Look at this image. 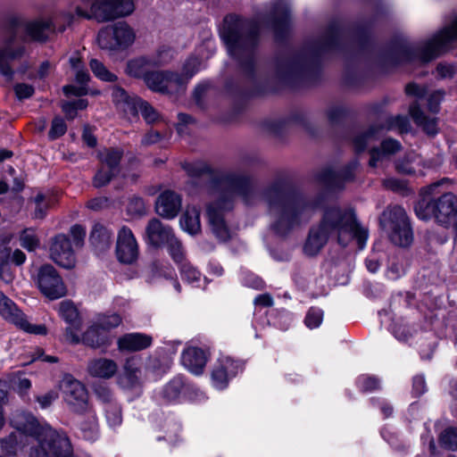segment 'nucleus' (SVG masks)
I'll list each match as a JSON object with an SVG mask.
<instances>
[{"label":"nucleus","mask_w":457,"mask_h":457,"mask_svg":"<svg viewBox=\"0 0 457 457\" xmlns=\"http://www.w3.org/2000/svg\"><path fill=\"white\" fill-rule=\"evenodd\" d=\"M182 168L190 178L187 184L188 194L199 193L217 198L207 205L206 213L214 236L220 241H228L231 234L224 212L232 209L236 195L246 197L250 192V179L237 171L212 170L203 162H185Z\"/></svg>","instance_id":"nucleus-1"},{"label":"nucleus","mask_w":457,"mask_h":457,"mask_svg":"<svg viewBox=\"0 0 457 457\" xmlns=\"http://www.w3.org/2000/svg\"><path fill=\"white\" fill-rule=\"evenodd\" d=\"M261 197L272 220L270 228L279 237H286L309 222L322 203L320 195L295 193L281 180L266 187Z\"/></svg>","instance_id":"nucleus-2"},{"label":"nucleus","mask_w":457,"mask_h":457,"mask_svg":"<svg viewBox=\"0 0 457 457\" xmlns=\"http://www.w3.org/2000/svg\"><path fill=\"white\" fill-rule=\"evenodd\" d=\"M73 21L71 13H62L52 20H39L24 22L18 19L12 20L5 30L4 45L0 47V73L7 81L13 79L14 71L9 65L11 61L21 59L25 54L24 43L27 40L45 42L54 29L64 31L66 26Z\"/></svg>","instance_id":"nucleus-3"},{"label":"nucleus","mask_w":457,"mask_h":457,"mask_svg":"<svg viewBox=\"0 0 457 457\" xmlns=\"http://www.w3.org/2000/svg\"><path fill=\"white\" fill-rule=\"evenodd\" d=\"M368 235V229L358 223L352 209L334 206L326 209L320 224L310 228L303 251L307 256L317 255L330 237H336L342 246L355 239L361 250L365 247Z\"/></svg>","instance_id":"nucleus-4"},{"label":"nucleus","mask_w":457,"mask_h":457,"mask_svg":"<svg viewBox=\"0 0 457 457\" xmlns=\"http://www.w3.org/2000/svg\"><path fill=\"white\" fill-rule=\"evenodd\" d=\"M345 31L337 22L331 23L323 35L300 53L280 60L277 64V76L289 81L309 72L323 54L338 50Z\"/></svg>","instance_id":"nucleus-5"},{"label":"nucleus","mask_w":457,"mask_h":457,"mask_svg":"<svg viewBox=\"0 0 457 457\" xmlns=\"http://www.w3.org/2000/svg\"><path fill=\"white\" fill-rule=\"evenodd\" d=\"M259 25L256 21L230 14L224 19L221 37L228 52L251 79L254 78V49L258 43Z\"/></svg>","instance_id":"nucleus-6"},{"label":"nucleus","mask_w":457,"mask_h":457,"mask_svg":"<svg viewBox=\"0 0 457 457\" xmlns=\"http://www.w3.org/2000/svg\"><path fill=\"white\" fill-rule=\"evenodd\" d=\"M451 184L448 178H444L420 189L421 199L414 207L419 219H434L443 227H449L457 219V195L441 190L443 186Z\"/></svg>","instance_id":"nucleus-7"},{"label":"nucleus","mask_w":457,"mask_h":457,"mask_svg":"<svg viewBox=\"0 0 457 457\" xmlns=\"http://www.w3.org/2000/svg\"><path fill=\"white\" fill-rule=\"evenodd\" d=\"M457 40V18L420 46L399 44L394 50L397 62L426 63L446 52Z\"/></svg>","instance_id":"nucleus-8"},{"label":"nucleus","mask_w":457,"mask_h":457,"mask_svg":"<svg viewBox=\"0 0 457 457\" xmlns=\"http://www.w3.org/2000/svg\"><path fill=\"white\" fill-rule=\"evenodd\" d=\"M75 9L79 18L105 22L131 14L135 9L132 0H81Z\"/></svg>","instance_id":"nucleus-9"},{"label":"nucleus","mask_w":457,"mask_h":457,"mask_svg":"<svg viewBox=\"0 0 457 457\" xmlns=\"http://www.w3.org/2000/svg\"><path fill=\"white\" fill-rule=\"evenodd\" d=\"M381 226L387 230L392 243L408 246L413 240V233L405 210L401 206L387 208L380 217Z\"/></svg>","instance_id":"nucleus-10"},{"label":"nucleus","mask_w":457,"mask_h":457,"mask_svg":"<svg viewBox=\"0 0 457 457\" xmlns=\"http://www.w3.org/2000/svg\"><path fill=\"white\" fill-rule=\"evenodd\" d=\"M37 445L30 448L29 457H73L68 436L50 426L37 437Z\"/></svg>","instance_id":"nucleus-11"},{"label":"nucleus","mask_w":457,"mask_h":457,"mask_svg":"<svg viewBox=\"0 0 457 457\" xmlns=\"http://www.w3.org/2000/svg\"><path fill=\"white\" fill-rule=\"evenodd\" d=\"M135 40L136 32L126 21H118L103 27L96 37L98 46L109 52L124 51L131 46Z\"/></svg>","instance_id":"nucleus-12"},{"label":"nucleus","mask_w":457,"mask_h":457,"mask_svg":"<svg viewBox=\"0 0 457 457\" xmlns=\"http://www.w3.org/2000/svg\"><path fill=\"white\" fill-rule=\"evenodd\" d=\"M383 129H398L400 133H406L410 129V121L403 115L389 116L384 126L374 124L366 129L355 130L352 137V144L355 152H363L370 143L378 138Z\"/></svg>","instance_id":"nucleus-13"},{"label":"nucleus","mask_w":457,"mask_h":457,"mask_svg":"<svg viewBox=\"0 0 457 457\" xmlns=\"http://www.w3.org/2000/svg\"><path fill=\"white\" fill-rule=\"evenodd\" d=\"M60 390L62 400L71 411L85 414L90 411L88 392L82 382L66 374L60 382Z\"/></svg>","instance_id":"nucleus-14"},{"label":"nucleus","mask_w":457,"mask_h":457,"mask_svg":"<svg viewBox=\"0 0 457 457\" xmlns=\"http://www.w3.org/2000/svg\"><path fill=\"white\" fill-rule=\"evenodd\" d=\"M170 57L169 48L160 47L155 54L138 56L129 60L126 63L125 73L129 77L144 80L151 68L163 65L168 62Z\"/></svg>","instance_id":"nucleus-15"},{"label":"nucleus","mask_w":457,"mask_h":457,"mask_svg":"<svg viewBox=\"0 0 457 457\" xmlns=\"http://www.w3.org/2000/svg\"><path fill=\"white\" fill-rule=\"evenodd\" d=\"M144 82L152 91L162 94L178 93L185 87L180 74L168 71H150Z\"/></svg>","instance_id":"nucleus-16"},{"label":"nucleus","mask_w":457,"mask_h":457,"mask_svg":"<svg viewBox=\"0 0 457 457\" xmlns=\"http://www.w3.org/2000/svg\"><path fill=\"white\" fill-rule=\"evenodd\" d=\"M37 284L41 293L51 300L61 298L66 295L62 278L50 264H45L38 269Z\"/></svg>","instance_id":"nucleus-17"},{"label":"nucleus","mask_w":457,"mask_h":457,"mask_svg":"<svg viewBox=\"0 0 457 457\" xmlns=\"http://www.w3.org/2000/svg\"><path fill=\"white\" fill-rule=\"evenodd\" d=\"M60 316L68 324L64 332L65 340L72 345L80 344L79 332L82 328V320L77 307L71 301H62L59 303Z\"/></svg>","instance_id":"nucleus-18"},{"label":"nucleus","mask_w":457,"mask_h":457,"mask_svg":"<svg viewBox=\"0 0 457 457\" xmlns=\"http://www.w3.org/2000/svg\"><path fill=\"white\" fill-rule=\"evenodd\" d=\"M10 425L27 440L29 436L37 439L48 426L40 424L32 413L23 410H16L12 413Z\"/></svg>","instance_id":"nucleus-19"},{"label":"nucleus","mask_w":457,"mask_h":457,"mask_svg":"<svg viewBox=\"0 0 457 457\" xmlns=\"http://www.w3.org/2000/svg\"><path fill=\"white\" fill-rule=\"evenodd\" d=\"M49 253L51 260L62 268L71 269L75 266L74 251L69 237L64 234H58L52 238Z\"/></svg>","instance_id":"nucleus-20"},{"label":"nucleus","mask_w":457,"mask_h":457,"mask_svg":"<svg viewBox=\"0 0 457 457\" xmlns=\"http://www.w3.org/2000/svg\"><path fill=\"white\" fill-rule=\"evenodd\" d=\"M115 253L121 263L131 264L138 257V245L131 231L126 226L120 228L117 235Z\"/></svg>","instance_id":"nucleus-21"},{"label":"nucleus","mask_w":457,"mask_h":457,"mask_svg":"<svg viewBox=\"0 0 457 457\" xmlns=\"http://www.w3.org/2000/svg\"><path fill=\"white\" fill-rule=\"evenodd\" d=\"M357 166L358 162L353 161L339 171L325 169L318 173L317 180L330 189H341L345 182L353 180Z\"/></svg>","instance_id":"nucleus-22"},{"label":"nucleus","mask_w":457,"mask_h":457,"mask_svg":"<svg viewBox=\"0 0 457 457\" xmlns=\"http://www.w3.org/2000/svg\"><path fill=\"white\" fill-rule=\"evenodd\" d=\"M241 370L238 362L230 357H222L219 360L212 372V381L218 389H223L227 386L228 378L235 377Z\"/></svg>","instance_id":"nucleus-23"},{"label":"nucleus","mask_w":457,"mask_h":457,"mask_svg":"<svg viewBox=\"0 0 457 457\" xmlns=\"http://www.w3.org/2000/svg\"><path fill=\"white\" fill-rule=\"evenodd\" d=\"M181 202L179 194L171 190H166L157 197L155 211L164 219H174L181 209Z\"/></svg>","instance_id":"nucleus-24"},{"label":"nucleus","mask_w":457,"mask_h":457,"mask_svg":"<svg viewBox=\"0 0 457 457\" xmlns=\"http://www.w3.org/2000/svg\"><path fill=\"white\" fill-rule=\"evenodd\" d=\"M148 243L154 247L165 245L174 237L172 228L156 218L151 219L145 228Z\"/></svg>","instance_id":"nucleus-25"},{"label":"nucleus","mask_w":457,"mask_h":457,"mask_svg":"<svg viewBox=\"0 0 457 457\" xmlns=\"http://www.w3.org/2000/svg\"><path fill=\"white\" fill-rule=\"evenodd\" d=\"M141 370L135 358L127 359L122 372L118 377L119 386L125 390H132L141 386Z\"/></svg>","instance_id":"nucleus-26"},{"label":"nucleus","mask_w":457,"mask_h":457,"mask_svg":"<svg viewBox=\"0 0 457 457\" xmlns=\"http://www.w3.org/2000/svg\"><path fill=\"white\" fill-rule=\"evenodd\" d=\"M153 337L144 333H127L117 341L118 349L120 352H139L151 346Z\"/></svg>","instance_id":"nucleus-27"},{"label":"nucleus","mask_w":457,"mask_h":457,"mask_svg":"<svg viewBox=\"0 0 457 457\" xmlns=\"http://www.w3.org/2000/svg\"><path fill=\"white\" fill-rule=\"evenodd\" d=\"M207 362L204 351L199 347L189 346L181 353L182 365L195 375H201Z\"/></svg>","instance_id":"nucleus-28"},{"label":"nucleus","mask_w":457,"mask_h":457,"mask_svg":"<svg viewBox=\"0 0 457 457\" xmlns=\"http://www.w3.org/2000/svg\"><path fill=\"white\" fill-rule=\"evenodd\" d=\"M112 102L115 106L127 115L137 116L138 114L137 105L141 98L129 95L120 87H114L112 92Z\"/></svg>","instance_id":"nucleus-29"},{"label":"nucleus","mask_w":457,"mask_h":457,"mask_svg":"<svg viewBox=\"0 0 457 457\" xmlns=\"http://www.w3.org/2000/svg\"><path fill=\"white\" fill-rule=\"evenodd\" d=\"M290 23L289 4L287 0H278L272 12V29L277 37H281Z\"/></svg>","instance_id":"nucleus-30"},{"label":"nucleus","mask_w":457,"mask_h":457,"mask_svg":"<svg viewBox=\"0 0 457 457\" xmlns=\"http://www.w3.org/2000/svg\"><path fill=\"white\" fill-rule=\"evenodd\" d=\"M402 149V145L399 141L393 138H386L382 141L380 147L372 148L370 152V159L369 164L370 167H378V162L389 158L391 155L395 154Z\"/></svg>","instance_id":"nucleus-31"},{"label":"nucleus","mask_w":457,"mask_h":457,"mask_svg":"<svg viewBox=\"0 0 457 457\" xmlns=\"http://www.w3.org/2000/svg\"><path fill=\"white\" fill-rule=\"evenodd\" d=\"M87 369L92 377L109 379L116 374L118 365L113 360L97 358L89 361Z\"/></svg>","instance_id":"nucleus-32"},{"label":"nucleus","mask_w":457,"mask_h":457,"mask_svg":"<svg viewBox=\"0 0 457 457\" xmlns=\"http://www.w3.org/2000/svg\"><path fill=\"white\" fill-rule=\"evenodd\" d=\"M184 385L182 377H174L156 393L157 400L162 403H177L181 395Z\"/></svg>","instance_id":"nucleus-33"},{"label":"nucleus","mask_w":457,"mask_h":457,"mask_svg":"<svg viewBox=\"0 0 457 457\" xmlns=\"http://www.w3.org/2000/svg\"><path fill=\"white\" fill-rule=\"evenodd\" d=\"M112 232L105 226L96 223L90 233L89 241L98 253L108 250L112 243Z\"/></svg>","instance_id":"nucleus-34"},{"label":"nucleus","mask_w":457,"mask_h":457,"mask_svg":"<svg viewBox=\"0 0 457 457\" xmlns=\"http://www.w3.org/2000/svg\"><path fill=\"white\" fill-rule=\"evenodd\" d=\"M409 113L414 122L422 128L428 136H435L438 132L437 119L428 118L420 109L417 102L412 103L409 108Z\"/></svg>","instance_id":"nucleus-35"},{"label":"nucleus","mask_w":457,"mask_h":457,"mask_svg":"<svg viewBox=\"0 0 457 457\" xmlns=\"http://www.w3.org/2000/svg\"><path fill=\"white\" fill-rule=\"evenodd\" d=\"M100 326L96 323L80 336V343L94 349L110 345V339L106 332L100 331Z\"/></svg>","instance_id":"nucleus-36"},{"label":"nucleus","mask_w":457,"mask_h":457,"mask_svg":"<svg viewBox=\"0 0 457 457\" xmlns=\"http://www.w3.org/2000/svg\"><path fill=\"white\" fill-rule=\"evenodd\" d=\"M0 315L8 322L17 326L24 314L13 301L0 292Z\"/></svg>","instance_id":"nucleus-37"},{"label":"nucleus","mask_w":457,"mask_h":457,"mask_svg":"<svg viewBox=\"0 0 457 457\" xmlns=\"http://www.w3.org/2000/svg\"><path fill=\"white\" fill-rule=\"evenodd\" d=\"M180 227L190 235L197 234L201 229L200 211L195 207H187L181 216Z\"/></svg>","instance_id":"nucleus-38"},{"label":"nucleus","mask_w":457,"mask_h":457,"mask_svg":"<svg viewBox=\"0 0 457 457\" xmlns=\"http://www.w3.org/2000/svg\"><path fill=\"white\" fill-rule=\"evenodd\" d=\"M122 156L123 150L120 148H105L98 154L101 165L118 172Z\"/></svg>","instance_id":"nucleus-39"},{"label":"nucleus","mask_w":457,"mask_h":457,"mask_svg":"<svg viewBox=\"0 0 457 457\" xmlns=\"http://www.w3.org/2000/svg\"><path fill=\"white\" fill-rule=\"evenodd\" d=\"M26 438L17 432H12L7 436L1 438L0 445L4 453L11 456H15L18 448H23L28 444Z\"/></svg>","instance_id":"nucleus-40"},{"label":"nucleus","mask_w":457,"mask_h":457,"mask_svg":"<svg viewBox=\"0 0 457 457\" xmlns=\"http://www.w3.org/2000/svg\"><path fill=\"white\" fill-rule=\"evenodd\" d=\"M80 436L87 441H95L98 436L96 417L92 414L79 425Z\"/></svg>","instance_id":"nucleus-41"},{"label":"nucleus","mask_w":457,"mask_h":457,"mask_svg":"<svg viewBox=\"0 0 457 457\" xmlns=\"http://www.w3.org/2000/svg\"><path fill=\"white\" fill-rule=\"evenodd\" d=\"M19 241L20 245L29 252L35 251L40 245L39 237L32 228H27L21 231Z\"/></svg>","instance_id":"nucleus-42"},{"label":"nucleus","mask_w":457,"mask_h":457,"mask_svg":"<svg viewBox=\"0 0 457 457\" xmlns=\"http://www.w3.org/2000/svg\"><path fill=\"white\" fill-rule=\"evenodd\" d=\"M92 72L96 78L106 82H114L117 80V76L111 72L103 62L97 59H92L89 62Z\"/></svg>","instance_id":"nucleus-43"},{"label":"nucleus","mask_w":457,"mask_h":457,"mask_svg":"<svg viewBox=\"0 0 457 457\" xmlns=\"http://www.w3.org/2000/svg\"><path fill=\"white\" fill-rule=\"evenodd\" d=\"M118 173L116 170L101 165L93 179L94 187L99 188L106 186Z\"/></svg>","instance_id":"nucleus-44"},{"label":"nucleus","mask_w":457,"mask_h":457,"mask_svg":"<svg viewBox=\"0 0 457 457\" xmlns=\"http://www.w3.org/2000/svg\"><path fill=\"white\" fill-rule=\"evenodd\" d=\"M439 443L441 446L448 450L457 451V428H445L439 436Z\"/></svg>","instance_id":"nucleus-45"},{"label":"nucleus","mask_w":457,"mask_h":457,"mask_svg":"<svg viewBox=\"0 0 457 457\" xmlns=\"http://www.w3.org/2000/svg\"><path fill=\"white\" fill-rule=\"evenodd\" d=\"M169 253L173 261L179 264L183 263L185 259V251L181 242L174 236L166 244Z\"/></svg>","instance_id":"nucleus-46"},{"label":"nucleus","mask_w":457,"mask_h":457,"mask_svg":"<svg viewBox=\"0 0 457 457\" xmlns=\"http://www.w3.org/2000/svg\"><path fill=\"white\" fill-rule=\"evenodd\" d=\"M105 417L111 427L120 425L122 421L120 406L114 402L104 406Z\"/></svg>","instance_id":"nucleus-47"},{"label":"nucleus","mask_w":457,"mask_h":457,"mask_svg":"<svg viewBox=\"0 0 457 457\" xmlns=\"http://www.w3.org/2000/svg\"><path fill=\"white\" fill-rule=\"evenodd\" d=\"M122 319L118 313H112L101 315L98 318L97 324L104 332L118 327Z\"/></svg>","instance_id":"nucleus-48"},{"label":"nucleus","mask_w":457,"mask_h":457,"mask_svg":"<svg viewBox=\"0 0 457 457\" xmlns=\"http://www.w3.org/2000/svg\"><path fill=\"white\" fill-rule=\"evenodd\" d=\"M138 112H141L143 118L147 123L156 122L160 116L157 111L151 106L147 102L140 100L137 105Z\"/></svg>","instance_id":"nucleus-49"},{"label":"nucleus","mask_w":457,"mask_h":457,"mask_svg":"<svg viewBox=\"0 0 457 457\" xmlns=\"http://www.w3.org/2000/svg\"><path fill=\"white\" fill-rule=\"evenodd\" d=\"M180 273L182 278L189 283L199 281L201 277L199 270L189 262H183L180 264Z\"/></svg>","instance_id":"nucleus-50"},{"label":"nucleus","mask_w":457,"mask_h":457,"mask_svg":"<svg viewBox=\"0 0 457 457\" xmlns=\"http://www.w3.org/2000/svg\"><path fill=\"white\" fill-rule=\"evenodd\" d=\"M323 318V312L322 310L315 307H312L305 317L304 322L306 326L310 328H318Z\"/></svg>","instance_id":"nucleus-51"},{"label":"nucleus","mask_w":457,"mask_h":457,"mask_svg":"<svg viewBox=\"0 0 457 457\" xmlns=\"http://www.w3.org/2000/svg\"><path fill=\"white\" fill-rule=\"evenodd\" d=\"M67 126L64 120L60 117H55L51 125V129L48 132V137L51 140H55L58 137L65 134Z\"/></svg>","instance_id":"nucleus-52"},{"label":"nucleus","mask_w":457,"mask_h":457,"mask_svg":"<svg viewBox=\"0 0 457 457\" xmlns=\"http://www.w3.org/2000/svg\"><path fill=\"white\" fill-rule=\"evenodd\" d=\"M21 329L35 335H46L47 333L46 327L45 325H33L30 324L25 315L21 318V321L17 324Z\"/></svg>","instance_id":"nucleus-53"},{"label":"nucleus","mask_w":457,"mask_h":457,"mask_svg":"<svg viewBox=\"0 0 457 457\" xmlns=\"http://www.w3.org/2000/svg\"><path fill=\"white\" fill-rule=\"evenodd\" d=\"M35 203V210L33 217L35 219H43L46 214L48 208V204L46 200L45 195L39 193L37 194L34 198Z\"/></svg>","instance_id":"nucleus-54"},{"label":"nucleus","mask_w":457,"mask_h":457,"mask_svg":"<svg viewBox=\"0 0 457 457\" xmlns=\"http://www.w3.org/2000/svg\"><path fill=\"white\" fill-rule=\"evenodd\" d=\"M95 394L96 397L105 405L109 403H113L115 401L113 399V395L111 389L104 385H97L95 386Z\"/></svg>","instance_id":"nucleus-55"},{"label":"nucleus","mask_w":457,"mask_h":457,"mask_svg":"<svg viewBox=\"0 0 457 457\" xmlns=\"http://www.w3.org/2000/svg\"><path fill=\"white\" fill-rule=\"evenodd\" d=\"M200 64V60L197 57H191L187 61V62L184 65L185 76L181 75V77L185 80V85L187 84L188 79H191L195 75V73L199 70Z\"/></svg>","instance_id":"nucleus-56"},{"label":"nucleus","mask_w":457,"mask_h":457,"mask_svg":"<svg viewBox=\"0 0 457 457\" xmlns=\"http://www.w3.org/2000/svg\"><path fill=\"white\" fill-rule=\"evenodd\" d=\"M445 95V93L442 89L436 90L429 95L428 98V108L431 112H438L440 103L444 99Z\"/></svg>","instance_id":"nucleus-57"},{"label":"nucleus","mask_w":457,"mask_h":457,"mask_svg":"<svg viewBox=\"0 0 457 457\" xmlns=\"http://www.w3.org/2000/svg\"><path fill=\"white\" fill-rule=\"evenodd\" d=\"M392 332L397 340L403 342L408 341L412 337L411 329L405 324H394L392 327Z\"/></svg>","instance_id":"nucleus-58"},{"label":"nucleus","mask_w":457,"mask_h":457,"mask_svg":"<svg viewBox=\"0 0 457 457\" xmlns=\"http://www.w3.org/2000/svg\"><path fill=\"white\" fill-rule=\"evenodd\" d=\"M180 428L179 426L176 424H172L170 426V428L166 430L165 435L162 436H158L157 440H165L168 443H170L172 445H177L180 441V437L179 435Z\"/></svg>","instance_id":"nucleus-59"},{"label":"nucleus","mask_w":457,"mask_h":457,"mask_svg":"<svg viewBox=\"0 0 457 457\" xmlns=\"http://www.w3.org/2000/svg\"><path fill=\"white\" fill-rule=\"evenodd\" d=\"M14 92L19 100H23L31 97L35 89L31 85L18 83L14 86Z\"/></svg>","instance_id":"nucleus-60"},{"label":"nucleus","mask_w":457,"mask_h":457,"mask_svg":"<svg viewBox=\"0 0 457 457\" xmlns=\"http://www.w3.org/2000/svg\"><path fill=\"white\" fill-rule=\"evenodd\" d=\"M457 71V67L453 64L438 63L436 66V73L442 79H452Z\"/></svg>","instance_id":"nucleus-61"},{"label":"nucleus","mask_w":457,"mask_h":457,"mask_svg":"<svg viewBox=\"0 0 457 457\" xmlns=\"http://www.w3.org/2000/svg\"><path fill=\"white\" fill-rule=\"evenodd\" d=\"M58 398L57 392L51 390L47 393L38 395L36 397V401L38 403L42 409L48 408L56 399Z\"/></svg>","instance_id":"nucleus-62"},{"label":"nucleus","mask_w":457,"mask_h":457,"mask_svg":"<svg viewBox=\"0 0 457 457\" xmlns=\"http://www.w3.org/2000/svg\"><path fill=\"white\" fill-rule=\"evenodd\" d=\"M345 114V108L341 105H333L327 111V116L330 122H338Z\"/></svg>","instance_id":"nucleus-63"},{"label":"nucleus","mask_w":457,"mask_h":457,"mask_svg":"<svg viewBox=\"0 0 457 457\" xmlns=\"http://www.w3.org/2000/svg\"><path fill=\"white\" fill-rule=\"evenodd\" d=\"M128 210L131 213H144L145 210L144 200L139 196H133L129 202Z\"/></svg>","instance_id":"nucleus-64"}]
</instances>
